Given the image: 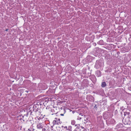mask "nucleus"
<instances>
[{
  "instance_id": "1",
  "label": "nucleus",
  "mask_w": 131,
  "mask_h": 131,
  "mask_svg": "<svg viewBox=\"0 0 131 131\" xmlns=\"http://www.w3.org/2000/svg\"><path fill=\"white\" fill-rule=\"evenodd\" d=\"M45 125L43 123H39L37 124V129H42V131H46V129L45 128Z\"/></svg>"
},
{
  "instance_id": "2",
  "label": "nucleus",
  "mask_w": 131,
  "mask_h": 131,
  "mask_svg": "<svg viewBox=\"0 0 131 131\" xmlns=\"http://www.w3.org/2000/svg\"><path fill=\"white\" fill-rule=\"evenodd\" d=\"M106 122L107 124H113L115 123V121L114 119L112 118L111 117H110L106 120Z\"/></svg>"
},
{
  "instance_id": "3",
  "label": "nucleus",
  "mask_w": 131,
  "mask_h": 131,
  "mask_svg": "<svg viewBox=\"0 0 131 131\" xmlns=\"http://www.w3.org/2000/svg\"><path fill=\"white\" fill-rule=\"evenodd\" d=\"M86 99L89 101L93 102L94 101V98L91 95H88L87 96Z\"/></svg>"
},
{
  "instance_id": "4",
  "label": "nucleus",
  "mask_w": 131,
  "mask_h": 131,
  "mask_svg": "<svg viewBox=\"0 0 131 131\" xmlns=\"http://www.w3.org/2000/svg\"><path fill=\"white\" fill-rule=\"evenodd\" d=\"M110 113L108 112H105L104 113L103 115V117L104 119H106L108 118V117L110 116Z\"/></svg>"
},
{
  "instance_id": "5",
  "label": "nucleus",
  "mask_w": 131,
  "mask_h": 131,
  "mask_svg": "<svg viewBox=\"0 0 131 131\" xmlns=\"http://www.w3.org/2000/svg\"><path fill=\"white\" fill-rule=\"evenodd\" d=\"M60 122H58V121H56V120H54L53 122V125L57 124L59 123Z\"/></svg>"
},
{
  "instance_id": "6",
  "label": "nucleus",
  "mask_w": 131,
  "mask_h": 131,
  "mask_svg": "<svg viewBox=\"0 0 131 131\" xmlns=\"http://www.w3.org/2000/svg\"><path fill=\"white\" fill-rule=\"evenodd\" d=\"M106 85V84L105 82H102V87H104Z\"/></svg>"
},
{
  "instance_id": "7",
  "label": "nucleus",
  "mask_w": 131,
  "mask_h": 131,
  "mask_svg": "<svg viewBox=\"0 0 131 131\" xmlns=\"http://www.w3.org/2000/svg\"><path fill=\"white\" fill-rule=\"evenodd\" d=\"M75 121L74 120H72L71 121V124L72 125H75Z\"/></svg>"
},
{
  "instance_id": "8",
  "label": "nucleus",
  "mask_w": 131,
  "mask_h": 131,
  "mask_svg": "<svg viewBox=\"0 0 131 131\" xmlns=\"http://www.w3.org/2000/svg\"><path fill=\"white\" fill-rule=\"evenodd\" d=\"M64 128H66V130H69V129L70 128H71V126H69V127L68 128L67 126H66L64 127Z\"/></svg>"
},
{
  "instance_id": "9",
  "label": "nucleus",
  "mask_w": 131,
  "mask_h": 131,
  "mask_svg": "<svg viewBox=\"0 0 131 131\" xmlns=\"http://www.w3.org/2000/svg\"><path fill=\"white\" fill-rule=\"evenodd\" d=\"M98 43L99 44H100V45L102 44L103 43V40H101Z\"/></svg>"
},
{
  "instance_id": "10",
  "label": "nucleus",
  "mask_w": 131,
  "mask_h": 131,
  "mask_svg": "<svg viewBox=\"0 0 131 131\" xmlns=\"http://www.w3.org/2000/svg\"><path fill=\"white\" fill-rule=\"evenodd\" d=\"M51 111L53 113L54 112V109H51Z\"/></svg>"
},
{
  "instance_id": "11",
  "label": "nucleus",
  "mask_w": 131,
  "mask_h": 131,
  "mask_svg": "<svg viewBox=\"0 0 131 131\" xmlns=\"http://www.w3.org/2000/svg\"><path fill=\"white\" fill-rule=\"evenodd\" d=\"M55 119H56V121H58V122H59V121H60V118L58 119V120L56 118Z\"/></svg>"
},
{
  "instance_id": "12",
  "label": "nucleus",
  "mask_w": 131,
  "mask_h": 131,
  "mask_svg": "<svg viewBox=\"0 0 131 131\" xmlns=\"http://www.w3.org/2000/svg\"><path fill=\"white\" fill-rule=\"evenodd\" d=\"M28 115V114H26L24 115L25 116H26V117H27Z\"/></svg>"
},
{
  "instance_id": "13",
  "label": "nucleus",
  "mask_w": 131,
  "mask_h": 131,
  "mask_svg": "<svg viewBox=\"0 0 131 131\" xmlns=\"http://www.w3.org/2000/svg\"><path fill=\"white\" fill-rule=\"evenodd\" d=\"M64 115V114H60V115H61V116H63Z\"/></svg>"
},
{
  "instance_id": "14",
  "label": "nucleus",
  "mask_w": 131,
  "mask_h": 131,
  "mask_svg": "<svg viewBox=\"0 0 131 131\" xmlns=\"http://www.w3.org/2000/svg\"><path fill=\"white\" fill-rule=\"evenodd\" d=\"M82 118L81 117H80L79 119H78V118H77V119H78V120H80Z\"/></svg>"
},
{
  "instance_id": "15",
  "label": "nucleus",
  "mask_w": 131,
  "mask_h": 131,
  "mask_svg": "<svg viewBox=\"0 0 131 131\" xmlns=\"http://www.w3.org/2000/svg\"><path fill=\"white\" fill-rule=\"evenodd\" d=\"M97 107H96V105L95 106H94V108H96Z\"/></svg>"
},
{
  "instance_id": "16",
  "label": "nucleus",
  "mask_w": 131,
  "mask_h": 131,
  "mask_svg": "<svg viewBox=\"0 0 131 131\" xmlns=\"http://www.w3.org/2000/svg\"><path fill=\"white\" fill-rule=\"evenodd\" d=\"M81 127L82 128V129H83L84 128V127H83V126H81Z\"/></svg>"
},
{
  "instance_id": "17",
  "label": "nucleus",
  "mask_w": 131,
  "mask_h": 131,
  "mask_svg": "<svg viewBox=\"0 0 131 131\" xmlns=\"http://www.w3.org/2000/svg\"><path fill=\"white\" fill-rule=\"evenodd\" d=\"M8 30V29H6L5 30V31H7Z\"/></svg>"
},
{
  "instance_id": "18",
  "label": "nucleus",
  "mask_w": 131,
  "mask_h": 131,
  "mask_svg": "<svg viewBox=\"0 0 131 131\" xmlns=\"http://www.w3.org/2000/svg\"><path fill=\"white\" fill-rule=\"evenodd\" d=\"M57 113H55L52 114V115H53V114H56Z\"/></svg>"
},
{
  "instance_id": "19",
  "label": "nucleus",
  "mask_w": 131,
  "mask_h": 131,
  "mask_svg": "<svg viewBox=\"0 0 131 131\" xmlns=\"http://www.w3.org/2000/svg\"><path fill=\"white\" fill-rule=\"evenodd\" d=\"M64 126H62V128H63V127L64 128Z\"/></svg>"
},
{
  "instance_id": "20",
  "label": "nucleus",
  "mask_w": 131,
  "mask_h": 131,
  "mask_svg": "<svg viewBox=\"0 0 131 131\" xmlns=\"http://www.w3.org/2000/svg\"><path fill=\"white\" fill-rule=\"evenodd\" d=\"M81 114H80V115H81Z\"/></svg>"
},
{
  "instance_id": "21",
  "label": "nucleus",
  "mask_w": 131,
  "mask_h": 131,
  "mask_svg": "<svg viewBox=\"0 0 131 131\" xmlns=\"http://www.w3.org/2000/svg\"><path fill=\"white\" fill-rule=\"evenodd\" d=\"M24 116H23V117L24 118Z\"/></svg>"
},
{
  "instance_id": "22",
  "label": "nucleus",
  "mask_w": 131,
  "mask_h": 131,
  "mask_svg": "<svg viewBox=\"0 0 131 131\" xmlns=\"http://www.w3.org/2000/svg\"><path fill=\"white\" fill-rule=\"evenodd\" d=\"M36 131H37V130H36Z\"/></svg>"
}]
</instances>
